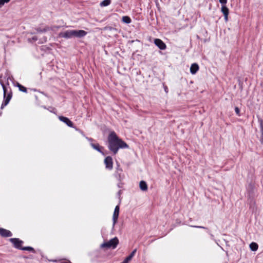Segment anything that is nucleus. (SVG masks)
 Here are the masks:
<instances>
[{
	"mask_svg": "<svg viewBox=\"0 0 263 263\" xmlns=\"http://www.w3.org/2000/svg\"><path fill=\"white\" fill-rule=\"evenodd\" d=\"M108 148L114 154H116L119 148H128V145L119 138L115 132H111L108 137Z\"/></svg>",
	"mask_w": 263,
	"mask_h": 263,
	"instance_id": "obj_1",
	"label": "nucleus"
},
{
	"mask_svg": "<svg viewBox=\"0 0 263 263\" xmlns=\"http://www.w3.org/2000/svg\"><path fill=\"white\" fill-rule=\"evenodd\" d=\"M0 83L3 87V91H4V101L2 104L1 108L3 109L5 106H6L9 102L11 97L12 95L11 93H8L7 92V89L3 82L0 80Z\"/></svg>",
	"mask_w": 263,
	"mask_h": 263,
	"instance_id": "obj_2",
	"label": "nucleus"
},
{
	"mask_svg": "<svg viewBox=\"0 0 263 263\" xmlns=\"http://www.w3.org/2000/svg\"><path fill=\"white\" fill-rule=\"evenodd\" d=\"M119 243V240L117 237H115L107 242L103 243L101 245V247L102 248H112L115 249Z\"/></svg>",
	"mask_w": 263,
	"mask_h": 263,
	"instance_id": "obj_3",
	"label": "nucleus"
},
{
	"mask_svg": "<svg viewBox=\"0 0 263 263\" xmlns=\"http://www.w3.org/2000/svg\"><path fill=\"white\" fill-rule=\"evenodd\" d=\"M10 241L13 243L14 247L18 249L21 250L22 244L23 243V241L22 240H20L18 238H10L9 239Z\"/></svg>",
	"mask_w": 263,
	"mask_h": 263,
	"instance_id": "obj_4",
	"label": "nucleus"
},
{
	"mask_svg": "<svg viewBox=\"0 0 263 263\" xmlns=\"http://www.w3.org/2000/svg\"><path fill=\"white\" fill-rule=\"evenodd\" d=\"M73 30H68L65 32H60L59 36L65 39H70L74 37Z\"/></svg>",
	"mask_w": 263,
	"mask_h": 263,
	"instance_id": "obj_5",
	"label": "nucleus"
},
{
	"mask_svg": "<svg viewBox=\"0 0 263 263\" xmlns=\"http://www.w3.org/2000/svg\"><path fill=\"white\" fill-rule=\"evenodd\" d=\"M104 163L105 164L106 168L111 170L112 168V159L111 157L108 156L106 157L104 160Z\"/></svg>",
	"mask_w": 263,
	"mask_h": 263,
	"instance_id": "obj_6",
	"label": "nucleus"
},
{
	"mask_svg": "<svg viewBox=\"0 0 263 263\" xmlns=\"http://www.w3.org/2000/svg\"><path fill=\"white\" fill-rule=\"evenodd\" d=\"M154 43L161 50H164L166 49V46L165 44L160 39H155Z\"/></svg>",
	"mask_w": 263,
	"mask_h": 263,
	"instance_id": "obj_7",
	"label": "nucleus"
},
{
	"mask_svg": "<svg viewBox=\"0 0 263 263\" xmlns=\"http://www.w3.org/2000/svg\"><path fill=\"white\" fill-rule=\"evenodd\" d=\"M119 206L117 205L115 207V209L114 210L113 216H112L113 227H114V226L115 225V224L116 223V222L117 221V220H118V218L119 217Z\"/></svg>",
	"mask_w": 263,
	"mask_h": 263,
	"instance_id": "obj_8",
	"label": "nucleus"
},
{
	"mask_svg": "<svg viewBox=\"0 0 263 263\" xmlns=\"http://www.w3.org/2000/svg\"><path fill=\"white\" fill-rule=\"evenodd\" d=\"M38 40H39V42H38L39 44H42L47 41V37L45 36H44L43 37L39 39L38 37L37 36L34 35L32 38L28 39V41L29 42H36Z\"/></svg>",
	"mask_w": 263,
	"mask_h": 263,
	"instance_id": "obj_9",
	"label": "nucleus"
},
{
	"mask_svg": "<svg viewBox=\"0 0 263 263\" xmlns=\"http://www.w3.org/2000/svg\"><path fill=\"white\" fill-rule=\"evenodd\" d=\"M74 37H82L87 34V32L83 30H73Z\"/></svg>",
	"mask_w": 263,
	"mask_h": 263,
	"instance_id": "obj_10",
	"label": "nucleus"
},
{
	"mask_svg": "<svg viewBox=\"0 0 263 263\" xmlns=\"http://www.w3.org/2000/svg\"><path fill=\"white\" fill-rule=\"evenodd\" d=\"M52 28L49 26H39L37 28H36L35 29V30L36 31V32L38 33H44V32H47L48 31H49L50 30H51Z\"/></svg>",
	"mask_w": 263,
	"mask_h": 263,
	"instance_id": "obj_11",
	"label": "nucleus"
},
{
	"mask_svg": "<svg viewBox=\"0 0 263 263\" xmlns=\"http://www.w3.org/2000/svg\"><path fill=\"white\" fill-rule=\"evenodd\" d=\"M59 119L61 121L65 123L69 127H73V123L70 121L68 118L63 116H59Z\"/></svg>",
	"mask_w": 263,
	"mask_h": 263,
	"instance_id": "obj_12",
	"label": "nucleus"
},
{
	"mask_svg": "<svg viewBox=\"0 0 263 263\" xmlns=\"http://www.w3.org/2000/svg\"><path fill=\"white\" fill-rule=\"evenodd\" d=\"M0 235L3 237H10L12 236V234L10 231L3 228H0Z\"/></svg>",
	"mask_w": 263,
	"mask_h": 263,
	"instance_id": "obj_13",
	"label": "nucleus"
},
{
	"mask_svg": "<svg viewBox=\"0 0 263 263\" xmlns=\"http://www.w3.org/2000/svg\"><path fill=\"white\" fill-rule=\"evenodd\" d=\"M122 170L121 168H119V167H118L117 168V170H116V172L115 174V177L119 180L121 181V180L123 179V176L122 175Z\"/></svg>",
	"mask_w": 263,
	"mask_h": 263,
	"instance_id": "obj_14",
	"label": "nucleus"
},
{
	"mask_svg": "<svg viewBox=\"0 0 263 263\" xmlns=\"http://www.w3.org/2000/svg\"><path fill=\"white\" fill-rule=\"evenodd\" d=\"M199 70V66L196 63H194L191 65L190 67V72L192 74H195Z\"/></svg>",
	"mask_w": 263,
	"mask_h": 263,
	"instance_id": "obj_15",
	"label": "nucleus"
},
{
	"mask_svg": "<svg viewBox=\"0 0 263 263\" xmlns=\"http://www.w3.org/2000/svg\"><path fill=\"white\" fill-rule=\"evenodd\" d=\"M259 122L260 125V130L261 133L260 142L261 144L263 145V120L261 119L259 120Z\"/></svg>",
	"mask_w": 263,
	"mask_h": 263,
	"instance_id": "obj_16",
	"label": "nucleus"
},
{
	"mask_svg": "<svg viewBox=\"0 0 263 263\" xmlns=\"http://www.w3.org/2000/svg\"><path fill=\"white\" fill-rule=\"evenodd\" d=\"M90 145L91 146V147L96 149V151H98L99 152L102 153L103 155H104L103 153L102 152V149L103 148L102 147H100V145H99V144L97 143V144H95V143H90Z\"/></svg>",
	"mask_w": 263,
	"mask_h": 263,
	"instance_id": "obj_17",
	"label": "nucleus"
},
{
	"mask_svg": "<svg viewBox=\"0 0 263 263\" xmlns=\"http://www.w3.org/2000/svg\"><path fill=\"white\" fill-rule=\"evenodd\" d=\"M140 189L143 191H145L147 190V185L145 181H141L139 183Z\"/></svg>",
	"mask_w": 263,
	"mask_h": 263,
	"instance_id": "obj_18",
	"label": "nucleus"
},
{
	"mask_svg": "<svg viewBox=\"0 0 263 263\" xmlns=\"http://www.w3.org/2000/svg\"><path fill=\"white\" fill-rule=\"evenodd\" d=\"M258 245L256 242H252L250 245V248L253 251H256L258 249Z\"/></svg>",
	"mask_w": 263,
	"mask_h": 263,
	"instance_id": "obj_19",
	"label": "nucleus"
},
{
	"mask_svg": "<svg viewBox=\"0 0 263 263\" xmlns=\"http://www.w3.org/2000/svg\"><path fill=\"white\" fill-rule=\"evenodd\" d=\"M122 21L123 23L126 24H129L132 22L131 18L128 16H124L122 18Z\"/></svg>",
	"mask_w": 263,
	"mask_h": 263,
	"instance_id": "obj_20",
	"label": "nucleus"
},
{
	"mask_svg": "<svg viewBox=\"0 0 263 263\" xmlns=\"http://www.w3.org/2000/svg\"><path fill=\"white\" fill-rule=\"evenodd\" d=\"M111 3V0H103L101 2L100 5L101 7H106L109 5Z\"/></svg>",
	"mask_w": 263,
	"mask_h": 263,
	"instance_id": "obj_21",
	"label": "nucleus"
},
{
	"mask_svg": "<svg viewBox=\"0 0 263 263\" xmlns=\"http://www.w3.org/2000/svg\"><path fill=\"white\" fill-rule=\"evenodd\" d=\"M221 11L224 14H229V10L226 6H221Z\"/></svg>",
	"mask_w": 263,
	"mask_h": 263,
	"instance_id": "obj_22",
	"label": "nucleus"
},
{
	"mask_svg": "<svg viewBox=\"0 0 263 263\" xmlns=\"http://www.w3.org/2000/svg\"><path fill=\"white\" fill-rule=\"evenodd\" d=\"M21 250L24 251H31L33 253H35L34 249L31 247H24L21 248Z\"/></svg>",
	"mask_w": 263,
	"mask_h": 263,
	"instance_id": "obj_23",
	"label": "nucleus"
},
{
	"mask_svg": "<svg viewBox=\"0 0 263 263\" xmlns=\"http://www.w3.org/2000/svg\"><path fill=\"white\" fill-rule=\"evenodd\" d=\"M17 86L18 87L19 90L20 91L24 92H27V88L26 87H24L23 86H22V85H21L20 84L17 83Z\"/></svg>",
	"mask_w": 263,
	"mask_h": 263,
	"instance_id": "obj_24",
	"label": "nucleus"
},
{
	"mask_svg": "<svg viewBox=\"0 0 263 263\" xmlns=\"http://www.w3.org/2000/svg\"><path fill=\"white\" fill-rule=\"evenodd\" d=\"M132 259L130 258V257L127 256L125 258L124 261L121 263H128Z\"/></svg>",
	"mask_w": 263,
	"mask_h": 263,
	"instance_id": "obj_25",
	"label": "nucleus"
},
{
	"mask_svg": "<svg viewBox=\"0 0 263 263\" xmlns=\"http://www.w3.org/2000/svg\"><path fill=\"white\" fill-rule=\"evenodd\" d=\"M219 1L222 6H226L227 0H219Z\"/></svg>",
	"mask_w": 263,
	"mask_h": 263,
	"instance_id": "obj_26",
	"label": "nucleus"
},
{
	"mask_svg": "<svg viewBox=\"0 0 263 263\" xmlns=\"http://www.w3.org/2000/svg\"><path fill=\"white\" fill-rule=\"evenodd\" d=\"M136 252V249H135L134 250H133L132 251V252L130 253V254L128 256L130 257V258L132 259L133 257V256H134Z\"/></svg>",
	"mask_w": 263,
	"mask_h": 263,
	"instance_id": "obj_27",
	"label": "nucleus"
},
{
	"mask_svg": "<svg viewBox=\"0 0 263 263\" xmlns=\"http://www.w3.org/2000/svg\"><path fill=\"white\" fill-rule=\"evenodd\" d=\"M235 111L236 114L237 115L240 116V114H239V112H240V110H239V109L238 108V107H236L235 108Z\"/></svg>",
	"mask_w": 263,
	"mask_h": 263,
	"instance_id": "obj_28",
	"label": "nucleus"
},
{
	"mask_svg": "<svg viewBox=\"0 0 263 263\" xmlns=\"http://www.w3.org/2000/svg\"><path fill=\"white\" fill-rule=\"evenodd\" d=\"M5 4V2L3 0H0V8Z\"/></svg>",
	"mask_w": 263,
	"mask_h": 263,
	"instance_id": "obj_29",
	"label": "nucleus"
},
{
	"mask_svg": "<svg viewBox=\"0 0 263 263\" xmlns=\"http://www.w3.org/2000/svg\"><path fill=\"white\" fill-rule=\"evenodd\" d=\"M228 15L229 14H224V20L226 22H227L228 20Z\"/></svg>",
	"mask_w": 263,
	"mask_h": 263,
	"instance_id": "obj_30",
	"label": "nucleus"
},
{
	"mask_svg": "<svg viewBox=\"0 0 263 263\" xmlns=\"http://www.w3.org/2000/svg\"><path fill=\"white\" fill-rule=\"evenodd\" d=\"M194 227L198 228H201V229H206V228L202 226H194Z\"/></svg>",
	"mask_w": 263,
	"mask_h": 263,
	"instance_id": "obj_31",
	"label": "nucleus"
},
{
	"mask_svg": "<svg viewBox=\"0 0 263 263\" xmlns=\"http://www.w3.org/2000/svg\"><path fill=\"white\" fill-rule=\"evenodd\" d=\"M86 139L90 142H92L93 141V139L92 138L86 137Z\"/></svg>",
	"mask_w": 263,
	"mask_h": 263,
	"instance_id": "obj_32",
	"label": "nucleus"
},
{
	"mask_svg": "<svg viewBox=\"0 0 263 263\" xmlns=\"http://www.w3.org/2000/svg\"><path fill=\"white\" fill-rule=\"evenodd\" d=\"M164 90H165V91L166 93H167V92H168V88H167V87L166 86H165V87H164Z\"/></svg>",
	"mask_w": 263,
	"mask_h": 263,
	"instance_id": "obj_33",
	"label": "nucleus"
},
{
	"mask_svg": "<svg viewBox=\"0 0 263 263\" xmlns=\"http://www.w3.org/2000/svg\"><path fill=\"white\" fill-rule=\"evenodd\" d=\"M5 3H8V2H10V0H3Z\"/></svg>",
	"mask_w": 263,
	"mask_h": 263,
	"instance_id": "obj_34",
	"label": "nucleus"
},
{
	"mask_svg": "<svg viewBox=\"0 0 263 263\" xmlns=\"http://www.w3.org/2000/svg\"><path fill=\"white\" fill-rule=\"evenodd\" d=\"M68 261L69 260H67V261L61 262V263H67L68 262Z\"/></svg>",
	"mask_w": 263,
	"mask_h": 263,
	"instance_id": "obj_35",
	"label": "nucleus"
},
{
	"mask_svg": "<svg viewBox=\"0 0 263 263\" xmlns=\"http://www.w3.org/2000/svg\"><path fill=\"white\" fill-rule=\"evenodd\" d=\"M121 193V191H119L118 194H120Z\"/></svg>",
	"mask_w": 263,
	"mask_h": 263,
	"instance_id": "obj_36",
	"label": "nucleus"
},
{
	"mask_svg": "<svg viewBox=\"0 0 263 263\" xmlns=\"http://www.w3.org/2000/svg\"><path fill=\"white\" fill-rule=\"evenodd\" d=\"M118 186H119V187H121V186H120V185L119 184H118Z\"/></svg>",
	"mask_w": 263,
	"mask_h": 263,
	"instance_id": "obj_37",
	"label": "nucleus"
},
{
	"mask_svg": "<svg viewBox=\"0 0 263 263\" xmlns=\"http://www.w3.org/2000/svg\"><path fill=\"white\" fill-rule=\"evenodd\" d=\"M67 263H71V262H70V261H68V262H67Z\"/></svg>",
	"mask_w": 263,
	"mask_h": 263,
	"instance_id": "obj_38",
	"label": "nucleus"
}]
</instances>
